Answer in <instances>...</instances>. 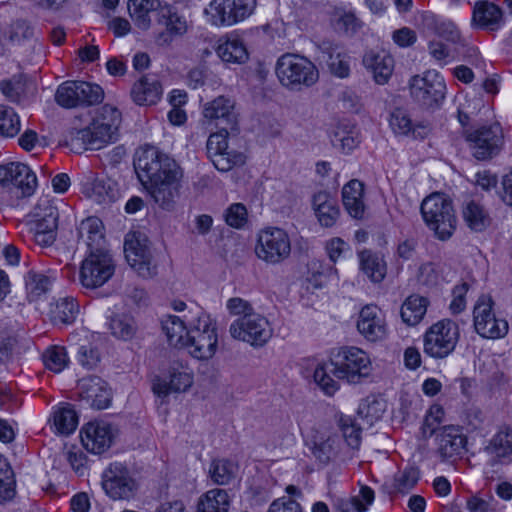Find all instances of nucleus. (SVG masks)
Segmentation results:
<instances>
[{"mask_svg": "<svg viewBox=\"0 0 512 512\" xmlns=\"http://www.w3.org/2000/svg\"><path fill=\"white\" fill-rule=\"evenodd\" d=\"M137 177L153 201L172 210L180 196L182 170L177 162L157 147L146 145L134 159Z\"/></svg>", "mask_w": 512, "mask_h": 512, "instance_id": "f257e3e1", "label": "nucleus"}, {"mask_svg": "<svg viewBox=\"0 0 512 512\" xmlns=\"http://www.w3.org/2000/svg\"><path fill=\"white\" fill-rule=\"evenodd\" d=\"M234 103L224 96H219L208 102L203 110V115L209 120L219 121L217 126L220 131L212 133L207 140V155L215 168L221 172H228L236 166L245 163L243 153L228 149V130H236L237 119L233 111Z\"/></svg>", "mask_w": 512, "mask_h": 512, "instance_id": "f03ea898", "label": "nucleus"}, {"mask_svg": "<svg viewBox=\"0 0 512 512\" xmlns=\"http://www.w3.org/2000/svg\"><path fill=\"white\" fill-rule=\"evenodd\" d=\"M186 321L189 325L188 338L183 348L197 360H209L217 352L218 334L216 322L201 307L188 310Z\"/></svg>", "mask_w": 512, "mask_h": 512, "instance_id": "7ed1b4c3", "label": "nucleus"}, {"mask_svg": "<svg viewBox=\"0 0 512 512\" xmlns=\"http://www.w3.org/2000/svg\"><path fill=\"white\" fill-rule=\"evenodd\" d=\"M275 73L280 84L293 92L308 89L319 80L317 66L307 57L295 53L281 55L276 62Z\"/></svg>", "mask_w": 512, "mask_h": 512, "instance_id": "20e7f679", "label": "nucleus"}, {"mask_svg": "<svg viewBox=\"0 0 512 512\" xmlns=\"http://www.w3.org/2000/svg\"><path fill=\"white\" fill-rule=\"evenodd\" d=\"M421 214L428 228L442 241L456 230L457 218L452 201L441 193H432L421 204Z\"/></svg>", "mask_w": 512, "mask_h": 512, "instance_id": "39448f33", "label": "nucleus"}, {"mask_svg": "<svg viewBox=\"0 0 512 512\" xmlns=\"http://www.w3.org/2000/svg\"><path fill=\"white\" fill-rule=\"evenodd\" d=\"M459 339V325L451 319H442L432 324L425 332L423 351L435 360H442L454 352Z\"/></svg>", "mask_w": 512, "mask_h": 512, "instance_id": "423d86ee", "label": "nucleus"}, {"mask_svg": "<svg viewBox=\"0 0 512 512\" xmlns=\"http://www.w3.org/2000/svg\"><path fill=\"white\" fill-rule=\"evenodd\" d=\"M118 129L109 124L93 120L89 127L83 129H70L64 136V144L75 153L84 150H98L104 145L117 139Z\"/></svg>", "mask_w": 512, "mask_h": 512, "instance_id": "0eeeda50", "label": "nucleus"}, {"mask_svg": "<svg viewBox=\"0 0 512 512\" xmlns=\"http://www.w3.org/2000/svg\"><path fill=\"white\" fill-rule=\"evenodd\" d=\"M408 86L412 99L427 109L439 108L446 96L444 78L436 70L412 76Z\"/></svg>", "mask_w": 512, "mask_h": 512, "instance_id": "6e6552de", "label": "nucleus"}, {"mask_svg": "<svg viewBox=\"0 0 512 512\" xmlns=\"http://www.w3.org/2000/svg\"><path fill=\"white\" fill-rule=\"evenodd\" d=\"M101 485L105 494L114 501L134 498L139 488L134 473L121 462H113L103 471Z\"/></svg>", "mask_w": 512, "mask_h": 512, "instance_id": "1a4fd4ad", "label": "nucleus"}, {"mask_svg": "<svg viewBox=\"0 0 512 512\" xmlns=\"http://www.w3.org/2000/svg\"><path fill=\"white\" fill-rule=\"evenodd\" d=\"M464 135L472 155L481 161L497 156L504 143L502 128L498 123L465 130Z\"/></svg>", "mask_w": 512, "mask_h": 512, "instance_id": "9d476101", "label": "nucleus"}, {"mask_svg": "<svg viewBox=\"0 0 512 512\" xmlns=\"http://www.w3.org/2000/svg\"><path fill=\"white\" fill-rule=\"evenodd\" d=\"M255 8L256 0H213L204 13L211 25L222 27L244 21Z\"/></svg>", "mask_w": 512, "mask_h": 512, "instance_id": "9b49d317", "label": "nucleus"}, {"mask_svg": "<svg viewBox=\"0 0 512 512\" xmlns=\"http://www.w3.org/2000/svg\"><path fill=\"white\" fill-rule=\"evenodd\" d=\"M255 253L267 264H280L291 254L290 238L283 229L276 227L263 229L258 234Z\"/></svg>", "mask_w": 512, "mask_h": 512, "instance_id": "f8f14e48", "label": "nucleus"}, {"mask_svg": "<svg viewBox=\"0 0 512 512\" xmlns=\"http://www.w3.org/2000/svg\"><path fill=\"white\" fill-rule=\"evenodd\" d=\"M333 361L338 369V379L349 383H360L370 376L372 364L365 351L357 347L341 348L334 355Z\"/></svg>", "mask_w": 512, "mask_h": 512, "instance_id": "ddd939ff", "label": "nucleus"}, {"mask_svg": "<svg viewBox=\"0 0 512 512\" xmlns=\"http://www.w3.org/2000/svg\"><path fill=\"white\" fill-rule=\"evenodd\" d=\"M229 333L236 340L261 347L272 337L273 329L265 316L255 313L248 318H237L233 321Z\"/></svg>", "mask_w": 512, "mask_h": 512, "instance_id": "4468645a", "label": "nucleus"}, {"mask_svg": "<svg viewBox=\"0 0 512 512\" xmlns=\"http://www.w3.org/2000/svg\"><path fill=\"white\" fill-rule=\"evenodd\" d=\"M473 324L478 335L487 339L503 338L509 330L505 319L496 318L493 301L488 295H481L473 309Z\"/></svg>", "mask_w": 512, "mask_h": 512, "instance_id": "2eb2a0df", "label": "nucleus"}, {"mask_svg": "<svg viewBox=\"0 0 512 512\" xmlns=\"http://www.w3.org/2000/svg\"><path fill=\"white\" fill-rule=\"evenodd\" d=\"M114 273L108 252H90L80 268V283L84 288L95 289L106 283Z\"/></svg>", "mask_w": 512, "mask_h": 512, "instance_id": "dca6fc26", "label": "nucleus"}, {"mask_svg": "<svg viewBox=\"0 0 512 512\" xmlns=\"http://www.w3.org/2000/svg\"><path fill=\"white\" fill-rule=\"evenodd\" d=\"M148 243L146 235L139 231L128 233L124 242V253L127 262L142 277H151L154 274Z\"/></svg>", "mask_w": 512, "mask_h": 512, "instance_id": "f3484780", "label": "nucleus"}, {"mask_svg": "<svg viewBox=\"0 0 512 512\" xmlns=\"http://www.w3.org/2000/svg\"><path fill=\"white\" fill-rule=\"evenodd\" d=\"M33 239L41 247H50L56 240L59 212L54 205L39 204L33 211Z\"/></svg>", "mask_w": 512, "mask_h": 512, "instance_id": "a211bd4d", "label": "nucleus"}, {"mask_svg": "<svg viewBox=\"0 0 512 512\" xmlns=\"http://www.w3.org/2000/svg\"><path fill=\"white\" fill-rule=\"evenodd\" d=\"M116 435L117 429L105 421L89 422L80 432L83 447L93 454H102L107 451Z\"/></svg>", "mask_w": 512, "mask_h": 512, "instance_id": "6ab92c4d", "label": "nucleus"}, {"mask_svg": "<svg viewBox=\"0 0 512 512\" xmlns=\"http://www.w3.org/2000/svg\"><path fill=\"white\" fill-rule=\"evenodd\" d=\"M317 49L323 54L330 72L338 78H346L350 74V56L339 42L323 39L316 43Z\"/></svg>", "mask_w": 512, "mask_h": 512, "instance_id": "aec40b11", "label": "nucleus"}, {"mask_svg": "<svg viewBox=\"0 0 512 512\" xmlns=\"http://www.w3.org/2000/svg\"><path fill=\"white\" fill-rule=\"evenodd\" d=\"M158 23L165 27V31L157 36V42L161 45H169L174 38L185 35L189 28L186 18L170 5H164L159 10Z\"/></svg>", "mask_w": 512, "mask_h": 512, "instance_id": "412c9836", "label": "nucleus"}, {"mask_svg": "<svg viewBox=\"0 0 512 512\" xmlns=\"http://www.w3.org/2000/svg\"><path fill=\"white\" fill-rule=\"evenodd\" d=\"M362 64L379 85L386 84L394 70V59L384 50H367L363 55Z\"/></svg>", "mask_w": 512, "mask_h": 512, "instance_id": "4be33fe9", "label": "nucleus"}, {"mask_svg": "<svg viewBox=\"0 0 512 512\" xmlns=\"http://www.w3.org/2000/svg\"><path fill=\"white\" fill-rule=\"evenodd\" d=\"M357 329L369 341L383 339L386 325L381 310L376 305L364 306L359 313Z\"/></svg>", "mask_w": 512, "mask_h": 512, "instance_id": "5701e85b", "label": "nucleus"}, {"mask_svg": "<svg viewBox=\"0 0 512 512\" xmlns=\"http://www.w3.org/2000/svg\"><path fill=\"white\" fill-rule=\"evenodd\" d=\"M438 453L442 459H450L465 450L466 437L457 426H444L437 434Z\"/></svg>", "mask_w": 512, "mask_h": 512, "instance_id": "b1692460", "label": "nucleus"}, {"mask_svg": "<svg viewBox=\"0 0 512 512\" xmlns=\"http://www.w3.org/2000/svg\"><path fill=\"white\" fill-rule=\"evenodd\" d=\"M472 21L481 29L496 31L504 24L502 9L488 1H477L473 8Z\"/></svg>", "mask_w": 512, "mask_h": 512, "instance_id": "393cba45", "label": "nucleus"}, {"mask_svg": "<svg viewBox=\"0 0 512 512\" xmlns=\"http://www.w3.org/2000/svg\"><path fill=\"white\" fill-rule=\"evenodd\" d=\"M312 205L321 226L329 228L336 224L340 209L337 201L328 192L316 193L313 196Z\"/></svg>", "mask_w": 512, "mask_h": 512, "instance_id": "a878e982", "label": "nucleus"}, {"mask_svg": "<svg viewBox=\"0 0 512 512\" xmlns=\"http://www.w3.org/2000/svg\"><path fill=\"white\" fill-rule=\"evenodd\" d=\"M79 238L87 245L90 252H107L104 249L105 238L103 223L98 217H88L78 227Z\"/></svg>", "mask_w": 512, "mask_h": 512, "instance_id": "bb28decb", "label": "nucleus"}, {"mask_svg": "<svg viewBox=\"0 0 512 512\" xmlns=\"http://www.w3.org/2000/svg\"><path fill=\"white\" fill-rule=\"evenodd\" d=\"M162 96V86L154 76L141 77L131 89V97L138 105H154Z\"/></svg>", "mask_w": 512, "mask_h": 512, "instance_id": "cd10ccee", "label": "nucleus"}, {"mask_svg": "<svg viewBox=\"0 0 512 512\" xmlns=\"http://www.w3.org/2000/svg\"><path fill=\"white\" fill-rule=\"evenodd\" d=\"M364 184L353 179L342 188V201L348 214L355 219H362L365 213Z\"/></svg>", "mask_w": 512, "mask_h": 512, "instance_id": "c85d7f7f", "label": "nucleus"}, {"mask_svg": "<svg viewBox=\"0 0 512 512\" xmlns=\"http://www.w3.org/2000/svg\"><path fill=\"white\" fill-rule=\"evenodd\" d=\"M389 126L393 133L398 136L424 137L428 133V129L423 124H415L409 112L404 108H394L389 116Z\"/></svg>", "mask_w": 512, "mask_h": 512, "instance_id": "c756f323", "label": "nucleus"}, {"mask_svg": "<svg viewBox=\"0 0 512 512\" xmlns=\"http://www.w3.org/2000/svg\"><path fill=\"white\" fill-rule=\"evenodd\" d=\"M484 451L492 458L493 462H501L512 456V428L501 426L491 437Z\"/></svg>", "mask_w": 512, "mask_h": 512, "instance_id": "7c9ffc66", "label": "nucleus"}, {"mask_svg": "<svg viewBox=\"0 0 512 512\" xmlns=\"http://www.w3.org/2000/svg\"><path fill=\"white\" fill-rule=\"evenodd\" d=\"M83 393L91 407L102 410L109 407L111 403V392L107 388L106 382L99 377H92L88 380H83L82 383Z\"/></svg>", "mask_w": 512, "mask_h": 512, "instance_id": "2f4dec72", "label": "nucleus"}, {"mask_svg": "<svg viewBox=\"0 0 512 512\" xmlns=\"http://www.w3.org/2000/svg\"><path fill=\"white\" fill-rule=\"evenodd\" d=\"M160 0H129L128 10L134 24L141 30H148L151 27V16L153 12L159 13L162 8Z\"/></svg>", "mask_w": 512, "mask_h": 512, "instance_id": "473e14b6", "label": "nucleus"}, {"mask_svg": "<svg viewBox=\"0 0 512 512\" xmlns=\"http://www.w3.org/2000/svg\"><path fill=\"white\" fill-rule=\"evenodd\" d=\"M462 218L466 226L473 232H482L491 223V218L486 209L475 200L463 203Z\"/></svg>", "mask_w": 512, "mask_h": 512, "instance_id": "72a5a7b5", "label": "nucleus"}, {"mask_svg": "<svg viewBox=\"0 0 512 512\" xmlns=\"http://www.w3.org/2000/svg\"><path fill=\"white\" fill-rule=\"evenodd\" d=\"M217 54L227 63H244L249 55L243 40L237 35H229L217 47Z\"/></svg>", "mask_w": 512, "mask_h": 512, "instance_id": "f704fd0d", "label": "nucleus"}, {"mask_svg": "<svg viewBox=\"0 0 512 512\" xmlns=\"http://www.w3.org/2000/svg\"><path fill=\"white\" fill-rule=\"evenodd\" d=\"M186 315L183 318L175 315H168L162 321V329L165 332L169 343L175 347L183 348L188 338L189 325L186 321Z\"/></svg>", "mask_w": 512, "mask_h": 512, "instance_id": "c9c22d12", "label": "nucleus"}, {"mask_svg": "<svg viewBox=\"0 0 512 512\" xmlns=\"http://www.w3.org/2000/svg\"><path fill=\"white\" fill-rule=\"evenodd\" d=\"M338 369L331 359L329 362L318 364L315 368L313 378L319 388L328 396L334 395L339 389L338 382L334 379H338Z\"/></svg>", "mask_w": 512, "mask_h": 512, "instance_id": "e433bc0d", "label": "nucleus"}, {"mask_svg": "<svg viewBox=\"0 0 512 512\" xmlns=\"http://www.w3.org/2000/svg\"><path fill=\"white\" fill-rule=\"evenodd\" d=\"M331 142L343 153H351L360 143L359 130L354 125L339 124L333 132Z\"/></svg>", "mask_w": 512, "mask_h": 512, "instance_id": "4c0bfd02", "label": "nucleus"}, {"mask_svg": "<svg viewBox=\"0 0 512 512\" xmlns=\"http://www.w3.org/2000/svg\"><path fill=\"white\" fill-rule=\"evenodd\" d=\"M230 497L224 489H211L203 494L197 504V512H228Z\"/></svg>", "mask_w": 512, "mask_h": 512, "instance_id": "58836bf2", "label": "nucleus"}, {"mask_svg": "<svg viewBox=\"0 0 512 512\" xmlns=\"http://www.w3.org/2000/svg\"><path fill=\"white\" fill-rule=\"evenodd\" d=\"M428 300L420 295H410L401 306V318L409 326L417 325L425 316Z\"/></svg>", "mask_w": 512, "mask_h": 512, "instance_id": "ea45409f", "label": "nucleus"}, {"mask_svg": "<svg viewBox=\"0 0 512 512\" xmlns=\"http://www.w3.org/2000/svg\"><path fill=\"white\" fill-rule=\"evenodd\" d=\"M425 27L440 38L453 43L460 40V33L456 26L449 20L442 19L434 14L424 16Z\"/></svg>", "mask_w": 512, "mask_h": 512, "instance_id": "a19ab883", "label": "nucleus"}, {"mask_svg": "<svg viewBox=\"0 0 512 512\" xmlns=\"http://www.w3.org/2000/svg\"><path fill=\"white\" fill-rule=\"evenodd\" d=\"M360 266L365 275L374 283H380L386 275V263L370 251L359 253Z\"/></svg>", "mask_w": 512, "mask_h": 512, "instance_id": "79ce46f5", "label": "nucleus"}, {"mask_svg": "<svg viewBox=\"0 0 512 512\" xmlns=\"http://www.w3.org/2000/svg\"><path fill=\"white\" fill-rule=\"evenodd\" d=\"M54 278L36 271H29L25 276L27 297L30 301H36L45 295L51 288Z\"/></svg>", "mask_w": 512, "mask_h": 512, "instance_id": "37998d69", "label": "nucleus"}, {"mask_svg": "<svg viewBox=\"0 0 512 512\" xmlns=\"http://www.w3.org/2000/svg\"><path fill=\"white\" fill-rule=\"evenodd\" d=\"M89 197L98 204H108L118 197L116 183L110 178H96L90 188Z\"/></svg>", "mask_w": 512, "mask_h": 512, "instance_id": "c03bdc74", "label": "nucleus"}, {"mask_svg": "<svg viewBox=\"0 0 512 512\" xmlns=\"http://www.w3.org/2000/svg\"><path fill=\"white\" fill-rule=\"evenodd\" d=\"M79 313V305L73 297L59 299L51 309L52 319L55 323L71 324Z\"/></svg>", "mask_w": 512, "mask_h": 512, "instance_id": "a18cd8bd", "label": "nucleus"}, {"mask_svg": "<svg viewBox=\"0 0 512 512\" xmlns=\"http://www.w3.org/2000/svg\"><path fill=\"white\" fill-rule=\"evenodd\" d=\"M237 466L227 459L213 460L209 467V476L216 485L229 484L236 475Z\"/></svg>", "mask_w": 512, "mask_h": 512, "instance_id": "49530a36", "label": "nucleus"}, {"mask_svg": "<svg viewBox=\"0 0 512 512\" xmlns=\"http://www.w3.org/2000/svg\"><path fill=\"white\" fill-rule=\"evenodd\" d=\"M27 77L23 74L13 75L0 81V91L9 101L18 103L26 94Z\"/></svg>", "mask_w": 512, "mask_h": 512, "instance_id": "de8ad7c7", "label": "nucleus"}, {"mask_svg": "<svg viewBox=\"0 0 512 512\" xmlns=\"http://www.w3.org/2000/svg\"><path fill=\"white\" fill-rule=\"evenodd\" d=\"M111 334L121 340H130L137 331V326L133 317L120 314L111 317L109 321Z\"/></svg>", "mask_w": 512, "mask_h": 512, "instance_id": "09e8293b", "label": "nucleus"}, {"mask_svg": "<svg viewBox=\"0 0 512 512\" xmlns=\"http://www.w3.org/2000/svg\"><path fill=\"white\" fill-rule=\"evenodd\" d=\"M53 422L57 432L69 435L77 428L78 416L71 406H66L54 412Z\"/></svg>", "mask_w": 512, "mask_h": 512, "instance_id": "8fccbe9b", "label": "nucleus"}, {"mask_svg": "<svg viewBox=\"0 0 512 512\" xmlns=\"http://www.w3.org/2000/svg\"><path fill=\"white\" fill-rule=\"evenodd\" d=\"M15 168L19 173L15 174L16 181L13 187L19 189L22 196H30L37 185L36 175L26 164L18 162Z\"/></svg>", "mask_w": 512, "mask_h": 512, "instance_id": "3c124183", "label": "nucleus"}, {"mask_svg": "<svg viewBox=\"0 0 512 512\" xmlns=\"http://www.w3.org/2000/svg\"><path fill=\"white\" fill-rule=\"evenodd\" d=\"M20 118L13 108L0 105V135L14 137L20 131Z\"/></svg>", "mask_w": 512, "mask_h": 512, "instance_id": "603ef678", "label": "nucleus"}, {"mask_svg": "<svg viewBox=\"0 0 512 512\" xmlns=\"http://www.w3.org/2000/svg\"><path fill=\"white\" fill-rule=\"evenodd\" d=\"M14 494V473L7 460L0 455V503L12 499Z\"/></svg>", "mask_w": 512, "mask_h": 512, "instance_id": "864d4df0", "label": "nucleus"}, {"mask_svg": "<svg viewBox=\"0 0 512 512\" xmlns=\"http://www.w3.org/2000/svg\"><path fill=\"white\" fill-rule=\"evenodd\" d=\"M339 427L348 446L357 449L361 442V426L350 416H341Z\"/></svg>", "mask_w": 512, "mask_h": 512, "instance_id": "5fc2aeb1", "label": "nucleus"}, {"mask_svg": "<svg viewBox=\"0 0 512 512\" xmlns=\"http://www.w3.org/2000/svg\"><path fill=\"white\" fill-rule=\"evenodd\" d=\"M331 21L336 31L346 35H353L361 26L353 13L343 10H336Z\"/></svg>", "mask_w": 512, "mask_h": 512, "instance_id": "6e6d98bb", "label": "nucleus"}, {"mask_svg": "<svg viewBox=\"0 0 512 512\" xmlns=\"http://www.w3.org/2000/svg\"><path fill=\"white\" fill-rule=\"evenodd\" d=\"M77 81H67L61 84L55 94L56 102L64 108L80 106Z\"/></svg>", "mask_w": 512, "mask_h": 512, "instance_id": "4d7b16f0", "label": "nucleus"}, {"mask_svg": "<svg viewBox=\"0 0 512 512\" xmlns=\"http://www.w3.org/2000/svg\"><path fill=\"white\" fill-rule=\"evenodd\" d=\"M43 362L47 369L59 373L68 363L67 353L64 347L52 346L43 353Z\"/></svg>", "mask_w": 512, "mask_h": 512, "instance_id": "13d9d810", "label": "nucleus"}, {"mask_svg": "<svg viewBox=\"0 0 512 512\" xmlns=\"http://www.w3.org/2000/svg\"><path fill=\"white\" fill-rule=\"evenodd\" d=\"M77 86L80 105H95L102 102L104 91L98 84L77 81Z\"/></svg>", "mask_w": 512, "mask_h": 512, "instance_id": "bf43d9fd", "label": "nucleus"}, {"mask_svg": "<svg viewBox=\"0 0 512 512\" xmlns=\"http://www.w3.org/2000/svg\"><path fill=\"white\" fill-rule=\"evenodd\" d=\"M7 42L11 44L20 43L33 36L32 26L25 20H16L5 27Z\"/></svg>", "mask_w": 512, "mask_h": 512, "instance_id": "052dcab7", "label": "nucleus"}, {"mask_svg": "<svg viewBox=\"0 0 512 512\" xmlns=\"http://www.w3.org/2000/svg\"><path fill=\"white\" fill-rule=\"evenodd\" d=\"M420 472L416 467H408L399 471L394 477V487L400 493L410 491L418 482Z\"/></svg>", "mask_w": 512, "mask_h": 512, "instance_id": "680f3d73", "label": "nucleus"}, {"mask_svg": "<svg viewBox=\"0 0 512 512\" xmlns=\"http://www.w3.org/2000/svg\"><path fill=\"white\" fill-rule=\"evenodd\" d=\"M225 221L230 227L241 229L247 222V209L242 203H233L225 211Z\"/></svg>", "mask_w": 512, "mask_h": 512, "instance_id": "e2e57ef3", "label": "nucleus"}, {"mask_svg": "<svg viewBox=\"0 0 512 512\" xmlns=\"http://www.w3.org/2000/svg\"><path fill=\"white\" fill-rule=\"evenodd\" d=\"M336 438L328 437L327 439L315 442L313 447V455L321 462L328 463L336 455Z\"/></svg>", "mask_w": 512, "mask_h": 512, "instance_id": "0e129e2a", "label": "nucleus"}, {"mask_svg": "<svg viewBox=\"0 0 512 512\" xmlns=\"http://www.w3.org/2000/svg\"><path fill=\"white\" fill-rule=\"evenodd\" d=\"M428 52L440 66H444L455 59L452 51L440 41H430L428 43Z\"/></svg>", "mask_w": 512, "mask_h": 512, "instance_id": "69168bd1", "label": "nucleus"}, {"mask_svg": "<svg viewBox=\"0 0 512 512\" xmlns=\"http://www.w3.org/2000/svg\"><path fill=\"white\" fill-rule=\"evenodd\" d=\"M226 308L231 315L238 316V318H248L256 313L251 303L240 297L228 299Z\"/></svg>", "mask_w": 512, "mask_h": 512, "instance_id": "338daca9", "label": "nucleus"}, {"mask_svg": "<svg viewBox=\"0 0 512 512\" xmlns=\"http://www.w3.org/2000/svg\"><path fill=\"white\" fill-rule=\"evenodd\" d=\"M170 383L173 392H184L193 384V375L186 370L173 368L170 372Z\"/></svg>", "mask_w": 512, "mask_h": 512, "instance_id": "774afa93", "label": "nucleus"}]
</instances>
